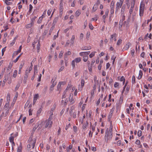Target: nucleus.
Returning <instances> with one entry per match:
<instances>
[{
	"label": "nucleus",
	"instance_id": "nucleus-1",
	"mask_svg": "<svg viewBox=\"0 0 152 152\" xmlns=\"http://www.w3.org/2000/svg\"><path fill=\"white\" fill-rule=\"evenodd\" d=\"M135 0H132L131 2V7L129 10L130 16H132L133 18L135 16L136 13L135 11L133 12L134 8L135 5Z\"/></svg>",
	"mask_w": 152,
	"mask_h": 152
},
{
	"label": "nucleus",
	"instance_id": "nucleus-2",
	"mask_svg": "<svg viewBox=\"0 0 152 152\" xmlns=\"http://www.w3.org/2000/svg\"><path fill=\"white\" fill-rule=\"evenodd\" d=\"M53 114L52 113L50 115L48 120L46 121V124L45 125V127L46 128L48 127L50 128L51 127L53 124V121H52V119L53 118Z\"/></svg>",
	"mask_w": 152,
	"mask_h": 152
},
{
	"label": "nucleus",
	"instance_id": "nucleus-3",
	"mask_svg": "<svg viewBox=\"0 0 152 152\" xmlns=\"http://www.w3.org/2000/svg\"><path fill=\"white\" fill-rule=\"evenodd\" d=\"M112 132H109L108 129H107L104 137L105 140L108 142V140H110L112 139Z\"/></svg>",
	"mask_w": 152,
	"mask_h": 152
},
{
	"label": "nucleus",
	"instance_id": "nucleus-4",
	"mask_svg": "<svg viewBox=\"0 0 152 152\" xmlns=\"http://www.w3.org/2000/svg\"><path fill=\"white\" fill-rule=\"evenodd\" d=\"M36 45L37 51V52H39V51L40 44L39 41L37 42V39L35 40L32 44V45L34 48V47L35 45Z\"/></svg>",
	"mask_w": 152,
	"mask_h": 152
},
{
	"label": "nucleus",
	"instance_id": "nucleus-5",
	"mask_svg": "<svg viewBox=\"0 0 152 152\" xmlns=\"http://www.w3.org/2000/svg\"><path fill=\"white\" fill-rule=\"evenodd\" d=\"M144 5L143 2H141L140 6V16H142L144 13Z\"/></svg>",
	"mask_w": 152,
	"mask_h": 152
},
{
	"label": "nucleus",
	"instance_id": "nucleus-6",
	"mask_svg": "<svg viewBox=\"0 0 152 152\" xmlns=\"http://www.w3.org/2000/svg\"><path fill=\"white\" fill-rule=\"evenodd\" d=\"M124 0H119V2H117L116 4V11H118L122 6Z\"/></svg>",
	"mask_w": 152,
	"mask_h": 152
},
{
	"label": "nucleus",
	"instance_id": "nucleus-7",
	"mask_svg": "<svg viewBox=\"0 0 152 152\" xmlns=\"http://www.w3.org/2000/svg\"><path fill=\"white\" fill-rule=\"evenodd\" d=\"M73 94L72 93L70 94L69 98V101L70 104H74L75 101V99L73 98Z\"/></svg>",
	"mask_w": 152,
	"mask_h": 152
},
{
	"label": "nucleus",
	"instance_id": "nucleus-8",
	"mask_svg": "<svg viewBox=\"0 0 152 152\" xmlns=\"http://www.w3.org/2000/svg\"><path fill=\"white\" fill-rule=\"evenodd\" d=\"M81 61V58L80 57H78L75 58L72 62V65L74 68L75 66V63H77Z\"/></svg>",
	"mask_w": 152,
	"mask_h": 152
},
{
	"label": "nucleus",
	"instance_id": "nucleus-9",
	"mask_svg": "<svg viewBox=\"0 0 152 152\" xmlns=\"http://www.w3.org/2000/svg\"><path fill=\"white\" fill-rule=\"evenodd\" d=\"M12 134H10V136L9 137V141L10 143H12V149H13V146H15V144L14 142V137L12 136Z\"/></svg>",
	"mask_w": 152,
	"mask_h": 152
},
{
	"label": "nucleus",
	"instance_id": "nucleus-10",
	"mask_svg": "<svg viewBox=\"0 0 152 152\" xmlns=\"http://www.w3.org/2000/svg\"><path fill=\"white\" fill-rule=\"evenodd\" d=\"M36 18V17L34 16L33 18H31V22L30 24H29V27H31L34 25V22L35 21V20Z\"/></svg>",
	"mask_w": 152,
	"mask_h": 152
},
{
	"label": "nucleus",
	"instance_id": "nucleus-11",
	"mask_svg": "<svg viewBox=\"0 0 152 152\" xmlns=\"http://www.w3.org/2000/svg\"><path fill=\"white\" fill-rule=\"evenodd\" d=\"M28 70H26L23 80L24 82L25 83H26L27 81L28 78Z\"/></svg>",
	"mask_w": 152,
	"mask_h": 152
},
{
	"label": "nucleus",
	"instance_id": "nucleus-12",
	"mask_svg": "<svg viewBox=\"0 0 152 152\" xmlns=\"http://www.w3.org/2000/svg\"><path fill=\"white\" fill-rule=\"evenodd\" d=\"M117 34H114L111 35L110 40L111 41L114 40L115 41L116 40V37H117Z\"/></svg>",
	"mask_w": 152,
	"mask_h": 152
},
{
	"label": "nucleus",
	"instance_id": "nucleus-13",
	"mask_svg": "<svg viewBox=\"0 0 152 152\" xmlns=\"http://www.w3.org/2000/svg\"><path fill=\"white\" fill-rule=\"evenodd\" d=\"M90 51H87V52H81L79 53V55L81 56H87L90 53Z\"/></svg>",
	"mask_w": 152,
	"mask_h": 152
},
{
	"label": "nucleus",
	"instance_id": "nucleus-14",
	"mask_svg": "<svg viewBox=\"0 0 152 152\" xmlns=\"http://www.w3.org/2000/svg\"><path fill=\"white\" fill-rule=\"evenodd\" d=\"M59 9L60 15H62L63 11V2L62 1V0H61L60 4Z\"/></svg>",
	"mask_w": 152,
	"mask_h": 152
},
{
	"label": "nucleus",
	"instance_id": "nucleus-15",
	"mask_svg": "<svg viewBox=\"0 0 152 152\" xmlns=\"http://www.w3.org/2000/svg\"><path fill=\"white\" fill-rule=\"evenodd\" d=\"M118 80L120 81H122L123 84L124 85L125 82V79L123 76L120 77V76L118 77Z\"/></svg>",
	"mask_w": 152,
	"mask_h": 152
},
{
	"label": "nucleus",
	"instance_id": "nucleus-16",
	"mask_svg": "<svg viewBox=\"0 0 152 152\" xmlns=\"http://www.w3.org/2000/svg\"><path fill=\"white\" fill-rule=\"evenodd\" d=\"M39 97V95L38 94H35L34 97V100L33 102V104H35L37 99H38Z\"/></svg>",
	"mask_w": 152,
	"mask_h": 152
},
{
	"label": "nucleus",
	"instance_id": "nucleus-17",
	"mask_svg": "<svg viewBox=\"0 0 152 152\" xmlns=\"http://www.w3.org/2000/svg\"><path fill=\"white\" fill-rule=\"evenodd\" d=\"M68 93L69 92L68 91L67 89L66 88L64 91V94L62 96V98H64L66 97V96L67 94H68Z\"/></svg>",
	"mask_w": 152,
	"mask_h": 152
},
{
	"label": "nucleus",
	"instance_id": "nucleus-18",
	"mask_svg": "<svg viewBox=\"0 0 152 152\" xmlns=\"http://www.w3.org/2000/svg\"><path fill=\"white\" fill-rule=\"evenodd\" d=\"M9 76L8 75H5L4 76V80L3 81V82L4 83H3L2 84V86H4L5 85V83L8 80H9Z\"/></svg>",
	"mask_w": 152,
	"mask_h": 152
},
{
	"label": "nucleus",
	"instance_id": "nucleus-19",
	"mask_svg": "<svg viewBox=\"0 0 152 152\" xmlns=\"http://www.w3.org/2000/svg\"><path fill=\"white\" fill-rule=\"evenodd\" d=\"M22 146L20 143L19 145L18 146L17 150V152H22Z\"/></svg>",
	"mask_w": 152,
	"mask_h": 152
},
{
	"label": "nucleus",
	"instance_id": "nucleus-20",
	"mask_svg": "<svg viewBox=\"0 0 152 152\" xmlns=\"http://www.w3.org/2000/svg\"><path fill=\"white\" fill-rule=\"evenodd\" d=\"M65 83V82H59L58 86H57V88L58 90H59L61 86V85H64Z\"/></svg>",
	"mask_w": 152,
	"mask_h": 152
},
{
	"label": "nucleus",
	"instance_id": "nucleus-21",
	"mask_svg": "<svg viewBox=\"0 0 152 152\" xmlns=\"http://www.w3.org/2000/svg\"><path fill=\"white\" fill-rule=\"evenodd\" d=\"M131 44L130 42H128L124 46L125 50H127L131 46Z\"/></svg>",
	"mask_w": 152,
	"mask_h": 152
},
{
	"label": "nucleus",
	"instance_id": "nucleus-22",
	"mask_svg": "<svg viewBox=\"0 0 152 152\" xmlns=\"http://www.w3.org/2000/svg\"><path fill=\"white\" fill-rule=\"evenodd\" d=\"M125 2L128 8H129L131 4V3H130V2L129 0H125Z\"/></svg>",
	"mask_w": 152,
	"mask_h": 152
},
{
	"label": "nucleus",
	"instance_id": "nucleus-23",
	"mask_svg": "<svg viewBox=\"0 0 152 152\" xmlns=\"http://www.w3.org/2000/svg\"><path fill=\"white\" fill-rule=\"evenodd\" d=\"M98 7V5L97 4H95L93 7L92 12H95L96 10Z\"/></svg>",
	"mask_w": 152,
	"mask_h": 152
},
{
	"label": "nucleus",
	"instance_id": "nucleus-24",
	"mask_svg": "<svg viewBox=\"0 0 152 152\" xmlns=\"http://www.w3.org/2000/svg\"><path fill=\"white\" fill-rule=\"evenodd\" d=\"M122 94H122V95L121 96L119 99V100L118 102V103L119 104H121L123 102L124 96Z\"/></svg>",
	"mask_w": 152,
	"mask_h": 152
},
{
	"label": "nucleus",
	"instance_id": "nucleus-25",
	"mask_svg": "<svg viewBox=\"0 0 152 152\" xmlns=\"http://www.w3.org/2000/svg\"><path fill=\"white\" fill-rule=\"evenodd\" d=\"M114 86L115 88L117 89H118L119 88V84L118 83L115 82L114 85Z\"/></svg>",
	"mask_w": 152,
	"mask_h": 152
},
{
	"label": "nucleus",
	"instance_id": "nucleus-26",
	"mask_svg": "<svg viewBox=\"0 0 152 152\" xmlns=\"http://www.w3.org/2000/svg\"><path fill=\"white\" fill-rule=\"evenodd\" d=\"M85 81L83 79H81V88H82L84 86Z\"/></svg>",
	"mask_w": 152,
	"mask_h": 152
},
{
	"label": "nucleus",
	"instance_id": "nucleus-27",
	"mask_svg": "<svg viewBox=\"0 0 152 152\" xmlns=\"http://www.w3.org/2000/svg\"><path fill=\"white\" fill-rule=\"evenodd\" d=\"M56 78H53L51 81V83L52 84L56 85Z\"/></svg>",
	"mask_w": 152,
	"mask_h": 152
},
{
	"label": "nucleus",
	"instance_id": "nucleus-28",
	"mask_svg": "<svg viewBox=\"0 0 152 152\" xmlns=\"http://www.w3.org/2000/svg\"><path fill=\"white\" fill-rule=\"evenodd\" d=\"M11 109V107H10L8 109L5 110L6 112L5 114V116H6L9 113L10 110Z\"/></svg>",
	"mask_w": 152,
	"mask_h": 152
},
{
	"label": "nucleus",
	"instance_id": "nucleus-29",
	"mask_svg": "<svg viewBox=\"0 0 152 152\" xmlns=\"http://www.w3.org/2000/svg\"><path fill=\"white\" fill-rule=\"evenodd\" d=\"M125 5H124L122 7L121 10V14H122L124 13V12L125 11Z\"/></svg>",
	"mask_w": 152,
	"mask_h": 152
},
{
	"label": "nucleus",
	"instance_id": "nucleus-30",
	"mask_svg": "<svg viewBox=\"0 0 152 152\" xmlns=\"http://www.w3.org/2000/svg\"><path fill=\"white\" fill-rule=\"evenodd\" d=\"M98 18L99 17L97 15H95L94 18H91V20L96 21L97 20Z\"/></svg>",
	"mask_w": 152,
	"mask_h": 152
},
{
	"label": "nucleus",
	"instance_id": "nucleus-31",
	"mask_svg": "<svg viewBox=\"0 0 152 152\" xmlns=\"http://www.w3.org/2000/svg\"><path fill=\"white\" fill-rule=\"evenodd\" d=\"M10 93H8L7 94V102H9H9L10 101Z\"/></svg>",
	"mask_w": 152,
	"mask_h": 152
},
{
	"label": "nucleus",
	"instance_id": "nucleus-32",
	"mask_svg": "<svg viewBox=\"0 0 152 152\" xmlns=\"http://www.w3.org/2000/svg\"><path fill=\"white\" fill-rule=\"evenodd\" d=\"M142 71L140 70L139 71V76L138 77V79H140L142 77Z\"/></svg>",
	"mask_w": 152,
	"mask_h": 152
},
{
	"label": "nucleus",
	"instance_id": "nucleus-33",
	"mask_svg": "<svg viewBox=\"0 0 152 152\" xmlns=\"http://www.w3.org/2000/svg\"><path fill=\"white\" fill-rule=\"evenodd\" d=\"M71 54V52L70 51H68L65 53L64 54V59L66 60V58L67 57V56L68 55H70Z\"/></svg>",
	"mask_w": 152,
	"mask_h": 152
},
{
	"label": "nucleus",
	"instance_id": "nucleus-34",
	"mask_svg": "<svg viewBox=\"0 0 152 152\" xmlns=\"http://www.w3.org/2000/svg\"><path fill=\"white\" fill-rule=\"evenodd\" d=\"M75 37L74 35H73L71 39V42L72 44H73L74 43Z\"/></svg>",
	"mask_w": 152,
	"mask_h": 152
},
{
	"label": "nucleus",
	"instance_id": "nucleus-35",
	"mask_svg": "<svg viewBox=\"0 0 152 152\" xmlns=\"http://www.w3.org/2000/svg\"><path fill=\"white\" fill-rule=\"evenodd\" d=\"M88 56H84L83 57V60L85 62H86L88 59Z\"/></svg>",
	"mask_w": 152,
	"mask_h": 152
},
{
	"label": "nucleus",
	"instance_id": "nucleus-36",
	"mask_svg": "<svg viewBox=\"0 0 152 152\" xmlns=\"http://www.w3.org/2000/svg\"><path fill=\"white\" fill-rule=\"evenodd\" d=\"M9 102H7L4 106V108L5 110H7L9 107Z\"/></svg>",
	"mask_w": 152,
	"mask_h": 152
},
{
	"label": "nucleus",
	"instance_id": "nucleus-37",
	"mask_svg": "<svg viewBox=\"0 0 152 152\" xmlns=\"http://www.w3.org/2000/svg\"><path fill=\"white\" fill-rule=\"evenodd\" d=\"M12 64H10L7 67V71L9 72L11 70L12 67Z\"/></svg>",
	"mask_w": 152,
	"mask_h": 152
},
{
	"label": "nucleus",
	"instance_id": "nucleus-38",
	"mask_svg": "<svg viewBox=\"0 0 152 152\" xmlns=\"http://www.w3.org/2000/svg\"><path fill=\"white\" fill-rule=\"evenodd\" d=\"M80 12L79 10H77L75 13V15L76 17H78L80 14Z\"/></svg>",
	"mask_w": 152,
	"mask_h": 152
},
{
	"label": "nucleus",
	"instance_id": "nucleus-39",
	"mask_svg": "<svg viewBox=\"0 0 152 152\" xmlns=\"http://www.w3.org/2000/svg\"><path fill=\"white\" fill-rule=\"evenodd\" d=\"M42 110V108H40L37 111V116H38L41 113Z\"/></svg>",
	"mask_w": 152,
	"mask_h": 152
},
{
	"label": "nucleus",
	"instance_id": "nucleus-40",
	"mask_svg": "<svg viewBox=\"0 0 152 152\" xmlns=\"http://www.w3.org/2000/svg\"><path fill=\"white\" fill-rule=\"evenodd\" d=\"M96 53V52H92L89 55V56L90 58H92L94 57L95 54V53Z\"/></svg>",
	"mask_w": 152,
	"mask_h": 152
},
{
	"label": "nucleus",
	"instance_id": "nucleus-41",
	"mask_svg": "<svg viewBox=\"0 0 152 152\" xmlns=\"http://www.w3.org/2000/svg\"><path fill=\"white\" fill-rule=\"evenodd\" d=\"M42 19H43V18H42V17H40L39 18L38 20L37 21V23H40L41 22L42 20Z\"/></svg>",
	"mask_w": 152,
	"mask_h": 152
},
{
	"label": "nucleus",
	"instance_id": "nucleus-42",
	"mask_svg": "<svg viewBox=\"0 0 152 152\" xmlns=\"http://www.w3.org/2000/svg\"><path fill=\"white\" fill-rule=\"evenodd\" d=\"M64 52L63 51H61L60 52L59 56H58V57L60 58H61L63 56V54L64 53Z\"/></svg>",
	"mask_w": 152,
	"mask_h": 152
},
{
	"label": "nucleus",
	"instance_id": "nucleus-43",
	"mask_svg": "<svg viewBox=\"0 0 152 152\" xmlns=\"http://www.w3.org/2000/svg\"><path fill=\"white\" fill-rule=\"evenodd\" d=\"M116 58V56H115L114 55H113L112 56L111 59L113 60V64H114Z\"/></svg>",
	"mask_w": 152,
	"mask_h": 152
},
{
	"label": "nucleus",
	"instance_id": "nucleus-44",
	"mask_svg": "<svg viewBox=\"0 0 152 152\" xmlns=\"http://www.w3.org/2000/svg\"><path fill=\"white\" fill-rule=\"evenodd\" d=\"M122 40L121 39H119L117 43V45H120L122 43Z\"/></svg>",
	"mask_w": 152,
	"mask_h": 152
},
{
	"label": "nucleus",
	"instance_id": "nucleus-45",
	"mask_svg": "<svg viewBox=\"0 0 152 152\" xmlns=\"http://www.w3.org/2000/svg\"><path fill=\"white\" fill-rule=\"evenodd\" d=\"M18 71L17 70H15L13 74V76L14 77H15L17 75Z\"/></svg>",
	"mask_w": 152,
	"mask_h": 152
},
{
	"label": "nucleus",
	"instance_id": "nucleus-46",
	"mask_svg": "<svg viewBox=\"0 0 152 152\" xmlns=\"http://www.w3.org/2000/svg\"><path fill=\"white\" fill-rule=\"evenodd\" d=\"M114 2L113 1H112L111 2V5L110 6L111 9H114Z\"/></svg>",
	"mask_w": 152,
	"mask_h": 152
},
{
	"label": "nucleus",
	"instance_id": "nucleus-47",
	"mask_svg": "<svg viewBox=\"0 0 152 152\" xmlns=\"http://www.w3.org/2000/svg\"><path fill=\"white\" fill-rule=\"evenodd\" d=\"M84 37V35L83 33H81L80 36V40H83Z\"/></svg>",
	"mask_w": 152,
	"mask_h": 152
},
{
	"label": "nucleus",
	"instance_id": "nucleus-48",
	"mask_svg": "<svg viewBox=\"0 0 152 152\" xmlns=\"http://www.w3.org/2000/svg\"><path fill=\"white\" fill-rule=\"evenodd\" d=\"M5 4L7 5H11V4H12V2H9V1H8L7 0H6L5 1Z\"/></svg>",
	"mask_w": 152,
	"mask_h": 152
},
{
	"label": "nucleus",
	"instance_id": "nucleus-49",
	"mask_svg": "<svg viewBox=\"0 0 152 152\" xmlns=\"http://www.w3.org/2000/svg\"><path fill=\"white\" fill-rule=\"evenodd\" d=\"M135 76L133 75L132 77V83H135Z\"/></svg>",
	"mask_w": 152,
	"mask_h": 152
},
{
	"label": "nucleus",
	"instance_id": "nucleus-50",
	"mask_svg": "<svg viewBox=\"0 0 152 152\" xmlns=\"http://www.w3.org/2000/svg\"><path fill=\"white\" fill-rule=\"evenodd\" d=\"M90 35V32L89 31L87 32L86 35V38L87 39L89 38Z\"/></svg>",
	"mask_w": 152,
	"mask_h": 152
},
{
	"label": "nucleus",
	"instance_id": "nucleus-51",
	"mask_svg": "<svg viewBox=\"0 0 152 152\" xmlns=\"http://www.w3.org/2000/svg\"><path fill=\"white\" fill-rule=\"evenodd\" d=\"M127 83H128V82L126 81V83H125V86H124L123 87V89L122 92V94H123V93L124 92V91H125V88L126 87V85H127Z\"/></svg>",
	"mask_w": 152,
	"mask_h": 152
},
{
	"label": "nucleus",
	"instance_id": "nucleus-52",
	"mask_svg": "<svg viewBox=\"0 0 152 152\" xmlns=\"http://www.w3.org/2000/svg\"><path fill=\"white\" fill-rule=\"evenodd\" d=\"M37 68L36 66H34V74L35 73H37Z\"/></svg>",
	"mask_w": 152,
	"mask_h": 152
},
{
	"label": "nucleus",
	"instance_id": "nucleus-53",
	"mask_svg": "<svg viewBox=\"0 0 152 152\" xmlns=\"http://www.w3.org/2000/svg\"><path fill=\"white\" fill-rule=\"evenodd\" d=\"M52 11V9H49L47 11V14L48 16L50 15Z\"/></svg>",
	"mask_w": 152,
	"mask_h": 152
},
{
	"label": "nucleus",
	"instance_id": "nucleus-54",
	"mask_svg": "<svg viewBox=\"0 0 152 152\" xmlns=\"http://www.w3.org/2000/svg\"><path fill=\"white\" fill-rule=\"evenodd\" d=\"M142 135V132L140 130H139L137 132V135L138 136L140 137Z\"/></svg>",
	"mask_w": 152,
	"mask_h": 152
},
{
	"label": "nucleus",
	"instance_id": "nucleus-55",
	"mask_svg": "<svg viewBox=\"0 0 152 152\" xmlns=\"http://www.w3.org/2000/svg\"><path fill=\"white\" fill-rule=\"evenodd\" d=\"M55 85H54L52 84L50 86V91H52L53 89V87Z\"/></svg>",
	"mask_w": 152,
	"mask_h": 152
},
{
	"label": "nucleus",
	"instance_id": "nucleus-56",
	"mask_svg": "<svg viewBox=\"0 0 152 152\" xmlns=\"http://www.w3.org/2000/svg\"><path fill=\"white\" fill-rule=\"evenodd\" d=\"M89 28L91 30H93L94 28V27L92 25L91 23H90L89 24Z\"/></svg>",
	"mask_w": 152,
	"mask_h": 152
},
{
	"label": "nucleus",
	"instance_id": "nucleus-57",
	"mask_svg": "<svg viewBox=\"0 0 152 152\" xmlns=\"http://www.w3.org/2000/svg\"><path fill=\"white\" fill-rule=\"evenodd\" d=\"M54 28V26H52L50 29L49 30V34H50L53 30Z\"/></svg>",
	"mask_w": 152,
	"mask_h": 152
},
{
	"label": "nucleus",
	"instance_id": "nucleus-58",
	"mask_svg": "<svg viewBox=\"0 0 152 152\" xmlns=\"http://www.w3.org/2000/svg\"><path fill=\"white\" fill-rule=\"evenodd\" d=\"M114 110H115V107L114 106L113 107V108L111 109L110 111V113L113 114V113L114 111Z\"/></svg>",
	"mask_w": 152,
	"mask_h": 152
},
{
	"label": "nucleus",
	"instance_id": "nucleus-59",
	"mask_svg": "<svg viewBox=\"0 0 152 152\" xmlns=\"http://www.w3.org/2000/svg\"><path fill=\"white\" fill-rule=\"evenodd\" d=\"M113 125L112 124H111L110 127V130L109 132H112Z\"/></svg>",
	"mask_w": 152,
	"mask_h": 152
},
{
	"label": "nucleus",
	"instance_id": "nucleus-60",
	"mask_svg": "<svg viewBox=\"0 0 152 152\" xmlns=\"http://www.w3.org/2000/svg\"><path fill=\"white\" fill-rule=\"evenodd\" d=\"M64 66H61L60 68L58 70V72H60L61 71H62L64 69Z\"/></svg>",
	"mask_w": 152,
	"mask_h": 152
},
{
	"label": "nucleus",
	"instance_id": "nucleus-61",
	"mask_svg": "<svg viewBox=\"0 0 152 152\" xmlns=\"http://www.w3.org/2000/svg\"><path fill=\"white\" fill-rule=\"evenodd\" d=\"M121 144V140L118 141L116 142V144L118 146H119Z\"/></svg>",
	"mask_w": 152,
	"mask_h": 152
},
{
	"label": "nucleus",
	"instance_id": "nucleus-62",
	"mask_svg": "<svg viewBox=\"0 0 152 152\" xmlns=\"http://www.w3.org/2000/svg\"><path fill=\"white\" fill-rule=\"evenodd\" d=\"M20 53L18 52V51L14 52L13 54V56H15L16 55H18V53Z\"/></svg>",
	"mask_w": 152,
	"mask_h": 152
},
{
	"label": "nucleus",
	"instance_id": "nucleus-63",
	"mask_svg": "<svg viewBox=\"0 0 152 152\" xmlns=\"http://www.w3.org/2000/svg\"><path fill=\"white\" fill-rule=\"evenodd\" d=\"M35 120V118H32L29 121V123H33L34 122Z\"/></svg>",
	"mask_w": 152,
	"mask_h": 152
},
{
	"label": "nucleus",
	"instance_id": "nucleus-64",
	"mask_svg": "<svg viewBox=\"0 0 152 152\" xmlns=\"http://www.w3.org/2000/svg\"><path fill=\"white\" fill-rule=\"evenodd\" d=\"M20 84H18L16 86L15 88V90L16 91L19 88V87H20Z\"/></svg>",
	"mask_w": 152,
	"mask_h": 152
}]
</instances>
